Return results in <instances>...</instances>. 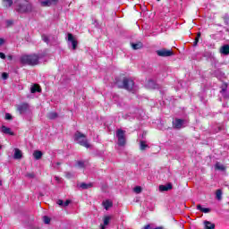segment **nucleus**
<instances>
[{
	"label": "nucleus",
	"mask_w": 229,
	"mask_h": 229,
	"mask_svg": "<svg viewBox=\"0 0 229 229\" xmlns=\"http://www.w3.org/2000/svg\"><path fill=\"white\" fill-rule=\"evenodd\" d=\"M221 55H229V45H225L220 48Z\"/></svg>",
	"instance_id": "nucleus-14"
},
{
	"label": "nucleus",
	"mask_w": 229,
	"mask_h": 229,
	"mask_svg": "<svg viewBox=\"0 0 229 229\" xmlns=\"http://www.w3.org/2000/svg\"><path fill=\"white\" fill-rule=\"evenodd\" d=\"M110 223V216H105L104 218V226H107Z\"/></svg>",
	"instance_id": "nucleus-34"
},
{
	"label": "nucleus",
	"mask_w": 229,
	"mask_h": 229,
	"mask_svg": "<svg viewBox=\"0 0 229 229\" xmlns=\"http://www.w3.org/2000/svg\"><path fill=\"white\" fill-rule=\"evenodd\" d=\"M101 229H105V225H101Z\"/></svg>",
	"instance_id": "nucleus-48"
},
{
	"label": "nucleus",
	"mask_w": 229,
	"mask_h": 229,
	"mask_svg": "<svg viewBox=\"0 0 229 229\" xmlns=\"http://www.w3.org/2000/svg\"><path fill=\"white\" fill-rule=\"evenodd\" d=\"M0 58H2V60L6 59V55H4L3 52H0Z\"/></svg>",
	"instance_id": "nucleus-41"
},
{
	"label": "nucleus",
	"mask_w": 229,
	"mask_h": 229,
	"mask_svg": "<svg viewBox=\"0 0 229 229\" xmlns=\"http://www.w3.org/2000/svg\"><path fill=\"white\" fill-rule=\"evenodd\" d=\"M216 199H218L219 201H221L223 199V191L222 190H217L216 192Z\"/></svg>",
	"instance_id": "nucleus-25"
},
{
	"label": "nucleus",
	"mask_w": 229,
	"mask_h": 229,
	"mask_svg": "<svg viewBox=\"0 0 229 229\" xmlns=\"http://www.w3.org/2000/svg\"><path fill=\"white\" fill-rule=\"evenodd\" d=\"M2 131H3V133H5L6 135H13L12 129H10L4 125L2 126Z\"/></svg>",
	"instance_id": "nucleus-17"
},
{
	"label": "nucleus",
	"mask_w": 229,
	"mask_h": 229,
	"mask_svg": "<svg viewBox=\"0 0 229 229\" xmlns=\"http://www.w3.org/2000/svg\"><path fill=\"white\" fill-rule=\"evenodd\" d=\"M103 205H104V208H106V210H108V208H111V207H113L114 204L110 200H106L103 203Z\"/></svg>",
	"instance_id": "nucleus-26"
},
{
	"label": "nucleus",
	"mask_w": 229,
	"mask_h": 229,
	"mask_svg": "<svg viewBox=\"0 0 229 229\" xmlns=\"http://www.w3.org/2000/svg\"><path fill=\"white\" fill-rule=\"evenodd\" d=\"M13 158L15 160H21V158H22V151H21V149H19V148H14Z\"/></svg>",
	"instance_id": "nucleus-11"
},
{
	"label": "nucleus",
	"mask_w": 229,
	"mask_h": 229,
	"mask_svg": "<svg viewBox=\"0 0 229 229\" xmlns=\"http://www.w3.org/2000/svg\"><path fill=\"white\" fill-rule=\"evenodd\" d=\"M171 189H173V184L168 183L166 185H159V191L161 192H165L167 191H171Z\"/></svg>",
	"instance_id": "nucleus-10"
},
{
	"label": "nucleus",
	"mask_w": 229,
	"mask_h": 229,
	"mask_svg": "<svg viewBox=\"0 0 229 229\" xmlns=\"http://www.w3.org/2000/svg\"><path fill=\"white\" fill-rule=\"evenodd\" d=\"M47 119H50L51 121L55 119H58V114L56 112H50L47 115Z\"/></svg>",
	"instance_id": "nucleus-15"
},
{
	"label": "nucleus",
	"mask_w": 229,
	"mask_h": 229,
	"mask_svg": "<svg viewBox=\"0 0 229 229\" xmlns=\"http://www.w3.org/2000/svg\"><path fill=\"white\" fill-rule=\"evenodd\" d=\"M43 221H44L45 225H49V223H51V218H49V216H44Z\"/></svg>",
	"instance_id": "nucleus-30"
},
{
	"label": "nucleus",
	"mask_w": 229,
	"mask_h": 229,
	"mask_svg": "<svg viewBox=\"0 0 229 229\" xmlns=\"http://www.w3.org/2000/svg\"><path fill=\"white\" fill-rule=\"evenodd\" d=\"M40 57L38 55H21L20 58L21 64L23 65H38Z\"/></svg>",
	"instance_id": "nucleus-1"
},
{
	"label": "nucleus",
	"mask_w": 229,
	"mask_h": 229,
	"mask_svg": "<svg viewBox=\"0 0 229 229\" xmlns=\"http://www.w3.org/2000/svg\"><path fill=\"white\" fill-rule=\"evenodd\" d=\"M61 165V163H59V162L56 163V165Z\"/></svg>",
	"instance_id": "nucleus-47"
},
{
	"label": "nucleus",
	"mask_w": 229,
	"mask_h": 229,
	"mask_svg": "<svg viewBox=\"0 0 229 229\" xmlns=\"http://www.w3.org/2000/svg\"><path fill=\"white\" fill-rule=\"evenodd\" d=\"M156 53H157V56H161V57L173 56V55H174L173 50H169L167 48L159 49V50L156 51Z\"/></svg>",
	"instance_id": "nucleus-6"
},
{
	"label": "nucleus",
	"mask_w": 229,
	"mask_h": 229,
	"mask_svg": "<svg viewBox=\"0 0 229 229\" xmlns=\"http://www.w3.org/2000/svg\"><path fill=\"white\" fill-rule=\"evenodd\" d=\"M6 24H7V26H12V24H13V21L9 20L6 21Z\"/></svg>",
	"instance_id": "nucleus-43"
},
{
	"label": "nucleus",
	"mask_w": 229,
	"mask_h": 229,
	"mask_svg": "<svg viewBox=\"0 0 229 229\" xmlns=\"http://www.w3.org/2000/svg\"><path fill=\"white\" fill-rule=\"evenodd\" d=\"M13 4V0H3V5L5 8H11V6Z\"/></svg>",
	"instance_id": "nucleus-18"
},
{
	"label": "nucleus",
	"mask_w": 229,
	"mask_h": 229,
	"mask_svg": "<svg viewBox=\"0 0 229 229\" xmlns=\"http://www.w3.org/2000/svg\"><path fill=\"white\" fill-rule=\"evenodd\" d=\"M64 174H65V177L68 178L69 180H71V178H74V174L71 172H65Z\"/></svg>",
	"instance_id": "nucleus-31"
},
{
	"label": "nucleus",
	"mask_w": 229,
	"mask_h": 229,
	"mask_svg": "<svg viewBox=\"0 0 229 229\" xmlns=\"http://www.w3.org/2000/svg\"><path fill=\"white\" fill-rule=\"evenodd\" d=\"M3 185V182L0 181V186Z\"/></svg>",
	"instance_id": "nucleus-49"
},
{
	"label": "nucleus",
	"mask_w": 229,
	"mask_h": 229,
	"mask_svg": "<svg viewBox=\"0 0 229 229\" xmlns=\"http://www.w3.org/2000/svg\"><path fill=\"white\" fill-rule=\"evenodd\" d=\"M70 204H71V200H66V201L63 204V207H69Z\"/></svg>",
	"instance_id": "nucleus-42"
},
{
	"label": "nucleus",
	"mask_w": 229,
	"mask_h": 229,
	"mask_svg": "<svg viewBox=\"0 0 229 229\" xmlns=\"http://www.w3.org/2000/svg\"><path fill=\"white\" fill-rule=\"evenodd\" d=\"M2 78H3L4 80H8V73L3 72V73H2Z\"/></svg>",
	"instance_id": "nucleus-40"
},
{
	"label": "nucleus",
	"mask_w": 229,
	"mask_h": 229,
	"mask_svg": "<svg viewBox=\"0 0 229 229\" xmlns=\"http://www.w3.org/2000/svg\"><path fill=\"white\" fill-rule=\"evenodd\" d=\"M42 40L46 42V44H49V38L46 35H42Z\"/></svg>",
	"instance_id": "nucleus-36"
},
{
	"label": "nucleus",
	"mask_w": 229,
	"mask_h": 229,
	"mask_svg": "<svg viewBox=\"0 0 229 229\" xmlns=\"http://www.w3.org/2000/svg\"><path fill=\"white\" fill-rule=\"evenodd\" d=\"M3 44H4V38H0V46H3Z\"/></svg>",
	"instance_id": "nucleus-44"
},
{
	"label": "nucleus",
	"mask_w": 229,
	"mask_h": 229,
	"mask_svg": "<svg viewBox=\"0 0 229 229\" xmlns=\"http://www.w3.org/2000/svg\"><path fill=\"white\" fill-rule=\"evenodd\" d=\"M74 140H76V142H78V144H80L81 146H83L84 148H91V145L89 144V142L87 140V136H85V134L81 133V131H76L74 134Z\"/></svg>",
	"instance_id": "nucleus-4"
},
{
	"label": "nucleus",
	"mask_w": 229,
	"mask_h": 229,
	"mask_svg": "<svg viewBox=\"0 0 229 229\" xmlns=\"http://www.w3.org/2000/svg\"><path fill=\"white\" fill-rule=\"evenodd\" d=\"M134 192H136V194H140V192H142V188L140 186H136L134 188Z\"/></svg>",
	"instance_id": "nucleus-33"
},
{
	"label": "nucleus",
	"mask_w": 229,
	"mask_h": 229,
	"mask_svg": "<svg viewBox=\"0 0 229 229\" xmlns=\"http://www.w3.org/2000/svg\"><path fill=\"white\" fill-rule=\"evenodd\" d=\"M90 187H92V183H85V182H81L80 184V188L82 189L83 191L87 190V189H90Z\"/></svg>",
	"instance_id": "nucleus-23"
},
{
	"label": "nucleus",
	"mask_w": 229,
	"mask_h": 229,
	"mask_svg": "<svg viewBox=\"0 0 229 229\" xmlns=\"http://www.w3.org/2000/svg\"><path fill=\"white\" fill-rule=\"evenodd\" d=\"M131 47L134 50L142 49V47H143L142 42L131 43Z\"/></svg>",
	"instance_id": "nucleus-19"
},
{
	"label": "nucleus",
	"mask_w": 229,
	"mask_h": 229,
	"mask_svg": "<svg viewBox=\"0 0 229 229\" xmlns=\"http://www.w3.org/2000/svg\"><path fill=\"white\" fill-rule=\"evenodd\" d=\"M5 119H6V121H12V119H13V117L12 116V114H10V113H6Z\"/></svg>",
	"instance_id": "nucleus-38"
},
{
	"label": "nucleus",
	"mask_w": 229,
	"mask_h": 229,
	"mask_svg": "<svg viewBox=\"0 0 229 229\" xmlns=\"http://www.w3.org/2000/svg\"><path fill=\"white\" fill-rule=\"evenodd\" d=\"M26 178H29V180H33L35 178V173L31 172V173H27L25 174Z\"/></svg>",
	"instance_id": "nucleus-29"
},
{
	"label": "nucleus",
	"mask_w": 229,
	"mask_h": 229,
	"mask_svg": "<svg viewBox=\"0 0 229 229\" xmlns=\"http://www.w3.org/2000/svg\"><path fill=\"white\" fill-rule=\"evenodd\" d=\"M1 148H2V147H1V145H0V149H1Z\"/></svg>",
	"instance_id": "nucleus-50"
},
{
	"label": "nucleus",
	"mask_w": 229,
	"mask_h": 229,
	"mask_svg": "<svg viewBox=\"0 0 229 229\" xmlns=\"http://www.w3.org/2000/svg\"><path fill=\"white\" fill-rule=\"evenodd\" d=\"M221 89H222V90L220 92H221V94H223V92H226V89H228V85L226 83H224L221 86Z\"/></svg>",
	"instance_id": "nucleus-35"
},
{
	"label": "nucleus",
	"mask_w": 229,
	"mask_h": 229,
	"mask_svg": "<svg viewBox=\"0 0 229 229\" xmlns=\"http://www.w3.org/2000/svg\"><path fill=\"white\" fill-rule=\"evenodd\" d=\"M173 124H174V128H175L176 130H180L182 129V126H183V120L175 119V121L173 122Z\"/></svg>",
	"instance_id": "nucleus-9"
},
{
	"label": "nucleus",
	"mask_w": 229,
	"mask_h": 229,
	"mask_svg": "<svg viewBox=\"0 0 229 229\" xmlns=\"http://www.w3.org/2000/svg\"><path fill=\"white\" fill-rule=\"evenodd\" d=\"M15 10L18 13H30L33 10V5L28 1L22 0L17 3Z\"/></svg>",
	"instance_id": "nucleus-2"
},
{
	"label": "nucleus",
	"mask_w": 229,
	"mask_h": 229,
	"mask_svg": "<svg viewBox=\"0 0 229 229\" xmlns=\"http://www.w3.org/2000/svg\"><path fill=\"white\" fill-rule=\"evenodd\" d=\"M55 181H56V182H60V177L55 176Z\"/></svg>",
	"instance_id": "nucleus-45"
},
{
	"label": "nucleus",
	"mask_w": 229,
	"mask_h": 229,
	"mask_svg": "<svg viewBox=\"0 0 229 229\" xmlns=\"http://www.w3.org/2000/svg\"><path fill=\"white\" fill-rule=\"evenodd\" d=\"M224 21H225V23L226 25L229 24V14H225V15H224Z\"/></svg>",
	"instance_id": "nucleus-37"
},
{
	"label": "nucleus",
	"mask_w": 229,
	"mask_h": 229,
	"mask_svg": "<svg viewBox=\"0 0 229 229\" xmlns=\"http://www.w3.org/2000/svg\"><path fill=\"white\" fill-rule=\"evenodd\" d=\"M126 131H124L123 129H118L116 131V137L118 139V146H126V136L124 135Z\"/></svg>",
	"instance_id": "nucleus-5"
},
{
	"label": "nucleus",
	"mask_w": 229,
	"mask_h": 229,
	"mask_svg": "<svg viewBox=\"0 0 229 229\" xmlns=\"http://www.w3.org/2000/svg\"><path fill=\"white\" fill-rule=\"evenodd\" d=\"M58 0H44L41 1V5L43 6H51V4H55Z\"/></svg>",
	"instance_id": "nucleus-12"
},
{
	"label": "nucleus",
	"mask_w": 229,
	"mask_h": 229,
	"mask_svg": "<svg viewBox=\"0 0 229 229\" xmlns=\"http://www.w3.org/2000/svg\"><path fill=\"white\" fill-rule=\"evenodd\" d=\"M116 85L118 89H124L125 90L131 92L133 87H135V82H133V80L124 77L123 81H116Z\"/></svg>",
	"instance_id": "nucleus-3"
},
{
	"label": "nucleus",
	"mask_w": 229,
	"mask_h": 229,
	"mask_svg": "<svg viewBox=\"0 0 229 229\" xmlns=\"http://www.w3.org/2000/svg\"><path fill=\"white\" fill-rule=\"evenodd\" d=\"M13 56L12 55H8V60H13Z\"/></svg>",
	"instance_id": "nucleus-46"
},
{
	"label": "nucleus",
	"mask_w": 229,
	"mask_h": 229,
	"mask_svg": "<svg viewBox=\"0 0 229 229\" xmlns=\"http://www.w3.org/2000/svg\"><path fill=\"white\" fill-rule=\"evenodd\" d=\"M200 37H201V32H198L195 41L193 42L194 47L198 46V42H199Z\"/></svg>",
	"instance_id": "nucleus-28"
},
{
	"label": "nucleus",
	"mask_w": 229,
	"mask_h": 229,
	"mask_svg": "<svg viewBox=\"0 0 229 229\" xmlns=\"http://www.w3.org/2000/svg\"><path fill=\"white\" fill-rule=\"evenodd\" d=\"M149 148V146H148V144H146V141L141 140V141L140 142V149L141 151H146V148Z\"/></svg>",
	"instance_id": "nucleus-22"
},
{
	"label": "nucleus",
	"mask_w": 229,
	"mask_h": 229,
	"mask_svg": "<svg viewBox=\"0 0 229 229\" xmlns=\"http://www.w3.org/2000/svg\"><path fill=\"white\" fill-rule=\"evenodd\" d=\"M197 210H199L200 212H203L204 214H208L210 212V208H202L200 204L197 206Z\"/></svg>",
	"instance_id": "nucleus-16"
},
{
	"label": "nucleus",
	"mask_w": 229,
	"mask_h": 229,
	"mask_svg": "<svg viewBox=\"0 0 229 229\" xmlns=\"http://www.w3.org/2000/svg\"><path fill=\"white\" fill-rule=\"evenodd\" d=\"M215 168L217 169V171H225V165L219 162L216 163Z\"/></svg>",
	"instance_id": "nucleus-27"
},
{
	"label": "nucleus",
	"mask_w": 229,
	"mask_h": 229,
	"mask_svg": "<svg viewBox=\"0 0 229 229\" xmlns=\"http://www.w3.org/2000/svg\"><path fill=\"white\" fill-rule=\"evenodd\" d=\"M56 203H57V205H59V207H64V200L58 199V200L56 201Z\"/></svg>",
	"instance_id": "nucleus-39"
},
{
	"label": "nucleus",
	"mask_w": 229,
	"mask_h": 229,
	"mask_svg": "<svg viewBox=\"0 0 229 229\" xmlns=\"http://www.w3.org/2000/svg\"><path fill=\"white\" fill-rule=\"evenodd\" d=\"M77 165L81 169H83V168H85V162L84 161H77Z\"/></svg>",
	"instance_id": "nucleus-32"
},
{
	"label": "nucleus",
	"mask_w": 229,
	"mask_h": 229,
	"mask_svg": "<svg viewBox=\"0 0 229 229\" xmlns=\"http://www.w3.org/2000/svg\"><path fill=\"white\" fill-rule=\"evenodd\" d=\"M68 42L72 45V47L73 50H76V47H78V40H76V38L72 33H68Z\"/></svg>",
	"instance_id": "nucleus-7"
},
{
	"label": "nucleus",
	"mask_w": 229,
	"mask_h": 229,
	"mask_svg": "<svg viewBox=\"0 0 229 229\" xmlns=\"http://www.w3.org/2000/svg\"><path fill=\"white\" fill-rule=\"evenodd\" d=\"M205 229H216V224H213L210 221H204Z\"/></svg>",
	"instance_id": "nucleus-13"
},
{
	"label": "nucleus",
	"mask_w": 229,
	"mask_h": 229,
	"mask_svg": "<svg viewBox=\"0 0 229 229\" xmlns=\"http://www.w3.org/2000/svg\"><path fill=\"white\" fill-rule=\"evenodd\" d=\"M147 87H148V89H157V83L153 80H150L148 81Z\"/></svg>",
	"instance_id": "nucleus-21"
},
{
	"label": "nucleus",
	"mask_w": 229,
	"mask_h": 229,
	"mask_svg": "<svg viewBox=\"0 0 229 229\" xmlns=\"http://www.w3.org/2000/svg\"><path fill=\"white\" fill-rule=\"evenodd\" d=\"M30 92H31V94H35L37 92H40V87H38V85H33L30 88Z\"/></svg>",
	"instance_id": "nucleus-24"
},
{
	"label": "nucleus",
	"mask_w": 229,
	"mask_h": 229,
	"mask_svg": "<svg viewBox=\"0 0 229 229\" xmlns=\"http://www.w3.org/2000/svg\"><path fill=\"white\" fill-rule=\"evenodd\" d=\"M157 1H160V0H157Z\"/></svg>",
	"instance_id": "nucleus-51"
},
{
	"label": "nucleus",
	"mask_w": 229,
	"mask_h": 229,
	"mask_svg": "<svg viewBox=\"0 0 229 229\" xmlns=\"http://www.w3.org/2000/svg\"><path fill=\"white\" fill-rule=\"evenodd\" d=\"M42 151L39 150H36L33 152V157L36 160H40V158H42Z\"/></svg>",
	"instance_id": "nucleus-20"
},
{
	"label": "nucleus",
	"mask_w": 229,
	"mask_h": 229,
	"mask_svg": "<svg viewBox=\"0 0 229 229\" xmlns=\"http://www.w3.org/2000/svg\"><path fill=\"white\" fill-rule=\"evenodd\" d=\"M28 108H30V105H28V103H22L17 106V110L20 114H25V112L28 111Z\"/></svg>",
	"instance_id": "nucleus-8"
}]
</instances>
